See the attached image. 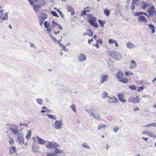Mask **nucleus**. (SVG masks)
I'll return each mask as SVG.
<instances>
[{"label":"nucleus","instance_id":"nucleus-19","mask_svg":"<svg viewBox=\"0 0 156 156\" xmlns=\"http://www.w3.org/2000/svg\"><path fill=\"white\" fill-rule=\"evenodd\" d=\"M126 47L129 49H131L134 47L133 44L130 42H128L126 44Z\"/></svg>","mask_w":156,"mask_h":156},{"label":"nucleus","instance_id":"nucleus-1","mask_svg":"<svg viewBox=\"0 0 156 156\" xmlns=\"http://www.w3.org/2000/svg\"><path fill=\"white\" fill-rule=\"evenodd\" d=\"M108 55L114 58L116 60H120L122 57L121 54L119 52L112 51L107 52Z\"/></svg>","mask_w":156,"mask_h":156},{"label":"nucleus","instance_id":"nucleus-64","mask_svg":"<svg viewBox=\"0 0 156 156\" xmlns=\"http://www.w3.org/2000/svg\"><path fill=\"white\" fill-rule=\"evenodd\" d=\"M57 26H58V27L59 30H62V27L60 24H58Z\"/></svg>","mask_w":156,"mask_h":156},{"label":"nucleus","instance_id":"nucleus-53","mask_svg":"<svg viewBox=\"0 0 156 156\" xmlns=\"http://www.w3.org/2000/svg\"><path fill=\"white\" fill-rule=\"evenodd\" d=\"M142 15V12H137L134 15L136 16H140Z\"/></svg>","mask_w":156,"mask_h":156},{"label":"nucleus","instance_id":"nucleus-30","mask_svg":"<svg viewBox=\"0 0 156 156\" xmlns=\"http://www.w3.org/2000/svg\"><path fill=\"white\" fill-rule=\"evenodd\" d=\"M98 22L101 27H104V24L105 23V21L101 20H98Z\"/></svg>","mask_w":156,"mask_h":156},{"label":"nucleus","instance_id":"nucleus-40","mask_svg":"<svg viewBox=\"0 0 156 156\" xmlns=\"http://www.w3.org/2000/svg\"><path fill=\"white\" fill-rule=\"evenodd\" d=\"M104 13L107 16H109L110 14V11L108 9H106L104 10Z\"/></svg>","mask_w":156,"mask_h":156},{"label":"nucleus","instance_id":"nucleus-31","mask_svg":"<svg viewBox=\"0 0 156 156\" xmlns=\"http://www.w3.org/2000/svg\"><path fill=\"white\" fill-rule=\"evenodd\" d=\"M8 138H9V143L11 145L13 144L14 143V141L13 140L10 136L9 135H8Z\"/></svg>","mask_w":156,"mask_h":156},{"label":"nucleus","instance_id":"nucleus-18","mask_svg":"<svg viewBox=\"0 0 156 156\" xmlns=\"http://www.w3.org/2000/svg\"><path fill=\"white\" fill-rule=\"evenodd\" d=\"M67 10L69 12H71V14L72 15H74L75 13V12L74 11V9L73 7L70 5H68L67 8Z\"/></svg>","mask_w":156,"mask_h":156},{"label":"nucleus","instance_id":"nucleus-62","mask_svg":"<svg viewBox=\"0 0 156 156\" xmlns=\"http://www.w3.org/2000/svg\"><path fill=\"white\" fill-rule=\"evenodd\" d=\"M84 10L86 12H89L90 11V9L89 7H87L86 9H84Z\"/></svg>","mask_w":156,"mask_h":156},{"label":"nucleus","instance_id":"nucleus-24","mask_svg":"<svg viewBox=\"0 0 156 156\" xmlns=\"http://www.w3.org/2000/svg\"><path fill=\"white\" fill-rule=\"evenodd\" d=\"M140 2L136 0H132V4L135 5L136 6H139L140 4Z\"/></svg>","mask_w":156,"mask_h":156},{"label":"nucleus","instance_id":"nucleus-12","mask_svg":"<svg viewBox=\"0 0 156 156\" xmlns=\"http://www.w3.org/2000/svg\"><path fill=\"white\" fill-rule=\"evenodd\" d=\"M154 7L153 6L150 7L148 9L147 12L150 16H154Z\"/></svg>","mask_w":156,"mask_h":156},{"label":"nucleus","instance_id":"nucleus-5","mask_svg":"<svg viewBox=\"0 0 156 156\" xmlns=\"http://www.w3.org/2000/svg\"><path fill=\"white\" fill-rule=\"evenodd\" d=\"M39 19L40 21V26H41L44 20L47 18V15L46 14L43 13L41 12H40L39 13Z\"/></svg>","mask_w":156,"mask_h":156},{"label":"nucleus","instance_id":"nucleus-46","mask_svg":"<svg viewBox=\"0 0 156 156\" xmlns=\"http://www.w3.org/2000/svg\"><path fill=\"white\" fill-rule=\"evenodd\" d=\"M47 116L48 117L49 119H56V118L53 115H51L50 114H48L47 115Z\"/></svg>","mask_w":156,"mask_h":156},{"label":"nucleus","instance_id":"nucleus-32","mask_svg":"<svg viewBox=\"0 0 156 156\" xmlns=\"http://www.w3.org/2000/svg\"><path fill=\"white\" fill-rule=\"evenodd\" d=\"M148 26L150 28L151 30L152 33H154L155 32V27L151 24H150Z\"/></svg>","mask_w":156,"mask_h":156},{"label":"nucleus","instance_id":"nucleus-57","mask_svg":"<svg viewBox=\"0 0 156 156\" xmlns=\"http://www.w3.org/2000/svg\"><path fill=\"white\" fill-rule=\"evenodd\" d=\"M62 48V49L66 52H68L69 51L68 49L67 48L65 45Z\"/></svg>","mask_w":156,"mask_h":156},{"label":"nucleus","instance_id":"nucleus-3","mask_svg":"<svg viewBox=\"0 0 156 156\" xmlns=\"http://www.w3.org/2000/svg\"><path fill=\"white\" fill-rule=\"evenodd\" d=\"M45 146L47 148L53 149L58 147L59 146V144L54 142L48 141Z\"/></svg>","mask_w":156,"mask_h":156},{"label":"nucleus","instance_id":"nucleus-39","mask_svg":"<svg viewBox=\"0 0 156 156\" xmlns=\"http://www.w3.org/2000/svg\"><path fill=\"white\" fill-rule=\"evenodd\" d=\"M44 25L45 28H49L50 27V25L47 21H45L44 23Z\"/></svg>","mask_w":156,"mask_h":156},{"label":"nucleus","instance_id":"nucleus-42","mask_svg":"<svg viewBox=\"0 0 156 156\" xmlns=\"http://www.w3.org/2000/svg\"><path fill=\"white\" fill-rule=\"evenodd\" d=\"M141 5L142 8L144 9H145L147 6L145 2H142Z\"/></svg>","mask_w":156,"mask_h":156},{"label":"nucleus","instance_id":"nucleus-44","mask_svg":"<svg viewBox=\"0 0 156 156\" xmlns=\"http://www.w3.org/2000/svg\"><path fill=\"white\" fill-rule=\"evenodd\" d=\"M148 136H149L152 137L154 138H156V136L151 133L149 132Z\"/></svg>","mask_w":156,"mask_h":156},{"label":"nucleus","instance_id":"nucleus-51","mask_svg":"<svg viewBox=\"0 0 156 156\" xmlns=\"http://www.w3.org/2000/svg\"><path fill=\"white\" fill-rule=\"evenodd\" d=\"M119 128L117 126H116L113 128V130L115 133L117 132L119 130Z\"/></svg>","mask_w":156,"mask_h":156},{"label":"nucleus","instance_id":"nucleus-54","mask_svg":"<svg viewBox=\"0 0 156 156\" xmlns=\"http://www.w3.org/2000/svg\"><path fill=\"white\" fill-rule=\"evenodd\" d=\"M86 12H87L84 10L81 13V16H85L86 14Z\"/></svg>","mask_w":156,"mask_h":156},{"label":"nucleus","instance_id":"nucleus-48","mask_svg":"<svg viewBox=\"0 0 156 156\" xmlns=\"http://www.w3.org/2000/svg\"><path fill=\"white\" fill-rule=\"evenodd\" d=\"M52 25L51 26L52 28H54L55 26L57 25L58 24L55 22L54 20L52 21Z\"/></svg>","mask_w":156,"mask_h":156},{"label":"nucleus","instance_id":"nucleus-26","mask_svg":"<svg viewBox=\"0 0 156 156\" xmlns=\"http://www.w3.org/2000/svg\"><path fill=\"white\" fill-rule=\"evenodd\" d=\"M9 18L8 12H6L4 16L2 18V20H8Z\"/></svg>","mask_w":156,"mask_h":156},{"label":"nucleus","instance_id":"nucleus-33","mask_svg":"<svg viewBox=\"0 0 156 156\" xmlns=\"http://www.w3.org/2000/svg\"><path fill=\"white\" fill-rule=\"evenodd\" d=\"M39 3L41 5L40 6H41V7L44 6L46 4V2L44 0H39Z\"/></svg>","mask_w":156,"mask_h":156},{"label":"nucleus","instance_id":"nucleus-47","mask_svg":"<svg viewBox=\"0 0 156 156\" xmlns=\"http://www.w3.org/2000/svg\"><path fill=\"white\" fill-rule=\"evenodd\" d=\"M129 87L132 90H136V87L134 85H130L129 86Z\"/></svg>","mask_w":156,"mask_h":156},{"label":"nucleus","instance_id":"nucleus-7","mask_svg":"<svg viewBox=\"0 0 156 156\" xmlns=\"http://www.w3.org/2000/svg\"><path fill=\"white\" fill-rule=\"evenodd\" d=\"M88 18V22L91 24L95 22L96 20V18L94 17H93L91 14H88L87 16Z\"/></svg>","mask_w":156,"mask_h":156},{"label":"nucleus","instance_id":"nucleus-35","mask_svg":"<svg viewBox=\"0 0 156 156\" xmlns=\"http://www.w3.org/2000/svg\"><path fill=\"white\" fill-rule=\"evenodd\" d=\"M49 36L50 37V38L52 39L53 41H54L56 43H57V42L58 40L54 37L53 36L52 34H49Z\"/></svg>","mask_w":156,"mask_h":156},{"label":"nucleus","instance_id":"nucleus-14","mask_svg":"<svg viewBox=\"0 0 156 156\" xmlns=\"http://www.w3.org/2000/svg\"><path fill=\"white\" fill-rule=\"evenodd\" d=\"M138 22H140L143 21L144 22H147V20L146 18L144 16H140L137 18Z\"/></svg>","mask_w":156,"mask_h":156},{"label":"nucleus","instance_id":"nucleus-37","mask_svg":"<svg viewBox=\"0 0 156 156\" xmlns=\"http://www.w3.org/2000/svg\"><path fill=\"white\" fill-rule=\"evenodd\" d=\"M156 126V123L155 122H153L149 124L145 125L144 126V127H146L147 126L150 127L152 126L153 127H155Z\"/></svg>","mask_w":156,"mask_h":156},{"label":"nucleus","instance_id":"nucleus-9","mask_svg":"<svg viewBox=\"0 0 156 156\" xmlns=\"http://www.w3.org/2000/svg\"><path fill=\"white\" fill-rule=\"evenodd\" d=\"M78 60L80 62H83L86 60L85 55L83 53L80 54L78 56Z\"/></svg>","mask_w":156,"mask_h":156},{"label":"nucleus","instance_id":"nucleus-21","mask_svg":"<svg viewBox=\"0 0 156 156\" xmlns=\"http://www.w3.org/2000/svg\"><path fill=\"white\" fill-rule=\"evenodd\" d=\"M118 81L123 83H126L129 81V80L126 78H122L119 79Z\"/></svg>","mask_w":156,"mask_h":156},{"label":"nucleus","instance_id":"nucleus-49","mask_svg":"<svg viewBox=\"0 0 156 156\" xmlns=\"http://www.w3.org/2000/svg\"><path fill=\"white\" fill-rule=\"evenodd\" d=\"M55 156V153L53 152L52 153H48L47 156Z\"/></svg>","mask_w":156,"mask_h":156},{"label":"nucleus","instance_id":"nucleus-29","mask_svg":"<svg viewBox=\"0 0 156 156\" xmlns=\"http://www.w3.org/2000/svg\"><path fill=\"white\" fill-rule=\"evenodd\" d=\"M31 131L30 130L28 132L27 135L26 136V138L27 140H29L30 139L31 135Z\"/></svg>","mask_w":156,"mask_h":156},{"label":"nucleus","instance_id":"nucleus-58","mask_svg":"<svg viewBox=\"0 0 156 156\" xmlns=\"http://www.w3.org/2000/svg\"><path fill=\"white\" fill-rule=\"evenodd\" d=\"M96 42H97L98 44H102V40L101 39L97 40L96 41Z\"/></svg>","mask_w":156,"mask_h":156},{"label":"nucleus","instance_id":"nucleus-27","mask_svg":"<svg viewBox=\"0 0 156 156\" xmlns=\"http://www.w3.org/2000/svg\"><path fill=\"white\" fill-rule=\"evenodd\" d=\"M101 97L103 99H105L106 98L109 97V96H108V93H107L105 91H104L103 93L101 95Z\"/></svg>","mask_w":156,"mask_h":156},{"label":"nucleus","instance_id":"nucleus-15","mask_svg":"<svg viewBox=\"0 0 156 156\" xmlns=\"http://www.w3.org/2000/svg\"><path fill=\"white\" fill-rule=\"evenodd\" d=\"M36 139L38 142L41 145H43L46 143V142L44 140L39 137L38 136H36Z\"/></svg>","mask_w":156,"mask_h":156},{"label":"nucleus","instance_id":"nucleus-2","mask_svg":"<svg viewBox=\"0 0 156 156\" xmlns=\"http://www.w3.org/2000/svg\"><path fill=\"white\" fill-rule=\"evenodd\" d=\"M63 125V123L62 119L59 120H55L53 126L55 129H61L62 128Z\"/></svg>","mask_w":156,"mask_h":156},{"label":"nucleus","instance_id":"nucleus-50","mask_svg":"<svg viewBox=\"0 0 156 156\" xmlns=\"http://www.w3.org/2000/svg\"><path fill=\"white\" fill-rule=\"evenodd\" d=\"M30 4L31 5H33L34 2H36L38 0H30Z\"/></svg>","mask_w":156,"mask_h":156},{"label":"nucleus","instance_id":"nucleus-10","mask_svg":"<svg viewBox=\"0 0 156 156\" xmlns=\"http://www.w3.org/2000/svg\"><path fill=\"white\" fill-rule=\"evenodd\" d=\"M118 102V99L115 96H113L112 97L110 96H109V97H108V103H117Z\"/></svg>","mask_w":156,"mask_h":156},{"label":"nucleus","instance_id":"nucleus-8","mask_svg":"<svg viewBox=\"0 0 156 156\" xmlns=\"http://www.w3.org/2000/svg\"><path fill=\"white\" fill-rule=\"evenodd\" d=\"M100 81L99 83L100 84L103 83L108 78V76L106 74L101 75L100 76Z\"/></svg>","mask_w":156,"mask_h":156},{"label":"nucleus","instance_id":"nucleus-23","mask_svg":"<svg viewBox=\"0 0 156 156\" xmlns=\"http://www.w3.org/2000/svg\"><path fill=\"white\" fill-rule=\"evenodd\" d=\"M41 6L37 4H35L33 7V8L34 10L37 12L40 8Z\"/></svg>","mask_w":156,"mask_h":156},{"label":"nucleus","instance_id":"nucleus-55","mask_svg":"<svg viewBox=\"0 0 156 156\" xmlns=\"http://www.w3.org/2000/svg\"><path fill=\"white\" fill-rule=\"evenodd\" d=\"M91 25L93 27H96V28H97L98 27V23H95V22L94 23H92Z\"/></svg>","mask_w":156,"mask_h":156},{"label":"nucleus","instance_id":"nucleus-43","mask_svg":"<svg viewBox=\"0 0 156 156\" xmlns=\"http://www.w3.org/2000/svg\"><path fill=\"white\" fill-rule=\"evenodd\" d=\"M125 74L126 76L131 75L133 74V73L130 71H126L125 72Z\"/></svg>","mask_w":156,"mask_h":156},{"label":"nucleus","instance_id":"nucleus-16","mask_svg":"<svg viewBox=\"0 0 156 156\" xmlns=\"http://www.w3.org/2000/svg\"><path fill=\"white\" fill-rule=\"evenodd\" d=\"M137 65L136 62L134 60L131 61L129 65L130 69H135Z\"/></svg>","mask_w":156,"mask_h":156},{"label":"nucleus","instance_id":"nucleus-41","mask_svg":"<svg viewBox=\"0 0 156 156\" xmlns=\"http://www.w3.org/2000/svg\"><path fill=\"white\" fill-rule=\"evenodd\" d=\"M70 108L72 109L73 111L76 113V110L75 105L72 104L70 106Z\"/></svg>","mask_w":156,"mask_h":156},{"label":"nucleus","instance_id":"nucleus-56","mask_svg":"<svg viewBox=\"0 0 156 156\" xmlns=\"http://www.w3.org/2000/svg\"><path fill=\"white\" fill-rule=\"evenodd\" d=\"M115 41L114 40L109 39L108 41V42L110 44H112Z\"/></svg>","mask_w":156,"mask_h":156},{"label":"nucleus","instance_id":"nucleus-22","mask_svg":"<svg viewBox=\"0 0 156 156\" xmlns=\"http://www.w3.org/2000/svg\"><path fill=\"white\" fill-rule=\"evenodd\" d=\"M39 148L37 145H34L33 146L32 151L33 152H38Z\"/></svg>","mask_w":156,"mask_h":156},{"label":"nucleus","instance_id":"nucleus-17","mask_svg":"<svg viewBox=\"0 0 156 156\" xmlns=\"http://www.w3.org/2000/svg\"><path fill=\"white\" fill-rule=\"evenodd\" d=\"M16 150V148L15 147L12 146L9 147V152L10 154H12L15 153Z\"/></svg>","mask_w":156,"mask_h":156},{"label":"nucleus","instance_id":"nucleus-60","mask_svg":"<svg viewBox=\"0 0 156 156\" xmlns=\"http://www.w3.org/2000/svg\"><path fill=\"white\" fill-rule=\"evenodd\" d=\"M144 89V88L143 87H139L138 89V92H140L142 91Z\"/></svg>","mask_w":156,"mask_h":156},{"label":"nucleus","instance_id":"nucleus-34","mask_svg":"<svg viewBox=\"0 0 156 156\" xmlns=\"http://www.w3.org/2000/svg\"><path fill=\"white\" fill-rule=\"evenodd\" d=\"M37 103L39 105H41L43 103V100L41 98H38L36 99Z\"/></svg>","mask_w":156,"mask_h":156},{"label":"nucleus","instance_id":"nucleus-11","mask_svg":"<svg viewBox=\"0 0 156 156\" xmlns=\"http://www.w3.org/2000/svg\"><path fill=\"white\" fill-rule=\"evenodd\" d=\"M17 139L20 142V144H23L24 143V138L22 134L21 133H19L17 134Z\"/></svg>","mask_w":156,"mask_h":156},{"label":"nucleus","instance_id":"nucleus-59","mask_svg":"<svg viewBox=\"0 0 156 156\" xmlns=\"http://www.w3.org/2000/svg\"><path fill=\"white\" fill-rule=\"evenodd\" d=\"M20 126H24L27 127H28V125L27 124H26V123H21L20 125H19Z\"/></svg>","mask_w":156,"mask_h":156},{"label":"nucleus","instance_id":"nucleus-25","mask_svg":"<svg viewBox=\"0 0 156 156\" xmlns=\"http://www.w3.org/2000/svg\"><path fill=\"white\" fill-rule=\"evenodd\" d=\"M86 34L90 37H92L93 35V33L90 29L87 30L86 32Z\"/></svg>","mask_w":156,"mask_h":156},{"label":"nucleus","instance_id":"nucleus-61","mask_svg":"<svg viewBox=\"0 0 156 156\" xmlns=\"http://www.w3.org/2000/svg\"><path fill=\"white\" fill-rule=\"evenodd\" d=\"M149 132L147 131H144L142 132V133L143 134H147L148 135Z\"/></svg>","mask_w":156,"mask_h":156},{"label":"nucleus","instance_id":"nucleus-63","mask_svg":"<svg viewBox=\"0 0 156 156\" xmlns=\"http://www.w3.org/2000/svg\"><path fill=\"white\" fill-rule=\"evenodd\" d=\"M57 43H58V44H59L61 46L62 48L64 46V45H63V44H62V43H60L59 42V41H57Z\"/></svg>","mask_w":156,"mask_h":156},{"label":"nucleus","instance_id":"nucleus-45","mask_svg":"<svg viewBox=\"0 0 156 156\" xmlns=\"http://www.w3.org/2000/svg\"><path fill=\"white\" fill-rule=\"evenodd\" d=\"M51 14L54 16L58 17L59 16L57 14V13L55 11H51Z\"/></svg>","mask_w":156,"mask_h":156},{"label":"nucleus","instance_id":"nucleus-6","mask_svg":"<svg viewBox=\"0 0 156 156\" xmlns=\"http://www.w3.org/2000/svg\"><path fill=\"white\" fill-rule=\"evenodd\" d=\"M140 101V98H138L137 96L134 98H130L129 99V102L134 104L139 103Z\"/></svg>","mask_w":156,"mask_h":156},{"label":"nucleus","instance_id":"nucleus-13","mask_svg":"<svg viewBox=\"0 0 156 156\" xmlns=\"http://www.w3.org/2000/svg\"><path fill=\"white\" fill-rule=\"evenodd\" d=\"M118 97L119 101L122 103H125L126 101L124 98V95L123 94L120 93L118 95Z\"/></svg>","mask_w":156,"mask_h":156},{"label":"nucleus","instance_id":"nucleus-36","mask_svg":"<svg viewBox=\"0 0 156 156\" xmlns=\"http://www.w3.org/2000/svg\"><path fill=\"white\" fill-rule=\"evenodd\" d=\"M107 126L106 125L101 124V125H99L98 126V130H100L101 129H104Z\"/></svg>","mask_w":156,"mask_h":156},{"label":"nucleus","instance_id":"nucleus-28","mask_svg":"<svg viewBox=\"0 0 156 156\" xmlns=\"http://www.w3.org/2000/svg\"><path fill=\"white\" fill-rule=\"evenodd\" d=\"M82 146L84 148L88 149H90V146L87 144V143L84 142L82 144Z\"/></svg>","mask_w":156,"mask_h":156},{"label":"nucleus","instance_id":"nucleus-20","mask_svg":"<svg viewBox=\"0 0 156 156\" xmlns=\"http://www.w3.org/2000/svg\"><path fill=\"white\" fill-rule=\"evenodd\" d=\"M124 74L121 71H119L117 74L116 75V77L118 79H120L123 77Z\"/></svg>","mask_w":156,"mask_h":156},{"label":"nucleus","instance_id":"nucleus-38","mask_svg":"<svg viewBox=\"0 0 156 156\" xmlns=\"http://www.w3.org/2000/svg\"><path fill=\"white\" fill-rule=\"evenodd\" d=\"M93 118L98 120H101V117L98 114H95Z\"/></svg>","mask_w":156,"mask_h":156},{"label":"nucleus","instance_id":"nucleus-4","mask_svg":"<svg viewBox=\"0 0 156 156\" xmlns=\"http://www.w3.org/2000/svg\"><path fill=\"white\" fill-rule=\"evenodd\" d=\"M9 125L10 126V129L15 135H16L19 133V130L18 127L16 126L15 125H13L12 124H11Z\"/></svg>","mask_w":156,"mask_h":156},{"label":"nucleus","instance_id":"nucleus-52","mask_svg":"<svg viewBox=\"0 0 156 156\" xmlns=\"http://www.w3.org/2000/svg\"><path fill=\"white\" fill-rule=\"evenodd\" d=\"M55 153H56V154L60 153H61V151H60L58 148H55Z\"/></svg>","mask_w":156,"mask_h":156}]
</instances>
